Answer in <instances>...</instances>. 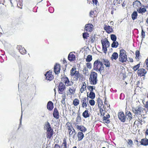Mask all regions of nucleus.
Instances as JSON below:
<instances>
[{
  "label": "nucleus",
  "mask_w": 148,
  "mask_h": 148,
  "mask_svg": "<svg viewBox=\"0 0 148 148\" xmlns=\"http://www.w3.org/2000/svg\"><path fill=\"white\" fill-rule=\"evenodd\" d=\"M93 69L96 71H101L104 70L103 65L102 64V62L99 60L95 61L93 64Z\"/></svg>",
  "instance_id": "1"
},
{
  "label": "nucleus",
  "mask_w": 148,
  "mask_h": 148,
  "mask_svg": "<svg viewBox=\"0 0 148 148\" xmlns=\"http://www.w3.org/2000/svg\"><path fill=\"white\" fill-rule=\"evenodd\" d=\"M127 60V56L126 51L123 49H121L120 51L119 60L121 62H125Z\"/></svg>",
  "instance_id": "2"
},
{
  "label": "nucleus",
  "mask_w": 148,
  "mask_h": 148,
  "mask_svg": "<svg viewBox=\"0 0 148 148\" xmlns=\"http://www.w3.org/2000/svg\"><path fill=\"white\" fill-rule=\"evenodd\" d=\"M45 128L47 131V138H50L53 134V130L51 128V125L49 122L46 123Z\"/></svg>",
  "instance_id": "3"
},
{
  "label": "nucleus",
  "mask_w": 148,
  "mask_h": 148,
  "mask_svg": "<svg viewBox=\"0 0 148 148\" xmlns=\"http://www.w3.org/2000/svg\"><path fill=\"white\" fill-rule=\"evenodd\" d=\"M97 74L95 72H91L90 77V80L92 84L95 85L97 81Z\"/></svg>",
  "instance_id": "4"
},
{
  "label": "nucleus",
  "mask_w": 148,
  "mask_h": 148,
  "mask_svg": "<svg viewBox=\"0 0 148 148\" xmlns=\"http://www.w3.org/2000/svg\"><path fill=\"white\" fill-rule=\"evenodd\" d=\"M58 92L60 94H65L66 87L65 85L62 82H60L58 86Z\"/></svg>",
  "instance_id": "5"
},
{
  "label": "nucleus",
  "mask_w": 148,
  "mask_h": 148,
  "mask_svg": "<svg viewBox=\"0 0 148 148\" xmlns=\"http://www.w3.org/2000/svg\"><path fill=\"white\" fill-rule=\"evenodd\" d=\"M143 108L140 106H137L136 108H132V110L135 115H140L143 111Z\"/></svg>",
  "instance_id": "6"
},
{
  "label": "nucleus",
  "mask_w": 148,
  "mask_h": 148,
  "mask_svg": "<svg viewBox=\"0 0 148 148\" xmlns=\"http://www.w3.org/2000/svg\"><path fill=\"white\" fill-rule=\"evenodd\" d=\"M62 80L66 86H71L73 84V82L72 81H70L67 77L63 78Z\"/></svg>",
  "instance_id": "7"
},
{
  "label": "nucleus",
  "mask_w": 148,
  "mask_h": 148,
  "mask_svg": "<svg viewBox=\"0 0 148 148\" xmlns=\"http://www.w3.org/2000/svg\"><path fill=\"white\" fill-rule=\"evenodd\" d=\"M45 76L46 79L49 81L51 80L54 78L51 71H49L47 72L46 74L45 75Z\"/></svg>",
  "instance_id": "8"
},
{
  "label": "nucleus",
  "mask_w": 148,
  "mask_h": 148,
  "mask_svg": "<svg viewBox=\"0 0 148 148\" xmlns=\"http://www.w3.org/2000/svg\"><path fill=\"white\" fill-rule=\"evenodd\" d=\"M146 73V71L143 68L139 69L137 71V73L138 75L140 77L144 76Z\"/></svg>",
  "instance_id": "9"
},
{
  "label": "nucleus",
  "mask_w": 148,
  "mask_h": 148,
  "mask_svg": "<svg viewBox=\"0 0 148 148\" xmlns=\"http://www.w3.org/2000/svg\"><path fill=\"white\" fill-rule=\"evenodd\" d=\"M93 28V25L91 24H88L85 26V30L87 32H91L92 31Z\"/></svg>",
  "instance_id": "10"
},
{
  "label": "nucleus",
  "mask_w": 148,
  "mask_h": 148,
  "mask_svg": "<svg viewBox=\"0 0 148 148\" xmlns=\"http://www.w3.org/2000/svg\"><path fill=\"white\" fill-rule=\"evenodd\" d=\"M75 89L76 87L75 86H71L69 87L67 92L69 95H73L75 93Z\"/></svg>",
  "instance_id": "11"
},
{
  "label": "nucleus",
  "mask_w": 148,
  "mask_h": 148,
  "mask_svg": "<svg viewBox=\"0 0 148 148\" xmlns=\"http://www.w3.org/2000/svg\"><path fill=\"white\" fill-rule=\"evenodd\" d=\"M118 117L119 119L123 122H125V121L126 117L124 113L123 112H120L118 113Z\"/></svg>",
  "instance_id": "12"
},
{
  "label": "nucleus",
  "mask_w": 148,
  "mask_h": 148,
  "mask_svg": "<svg viewBox=\"0 0 148 148\" xmlns=\"http://www.w3.org/2000/svg\"><path fill=\"white\" fill-rule=\"evenodd\" d=\"M133 5V7L136 9L137 10L142 6L140 2L138 1H134Z\"/></svg>",
  "instance_id": "13"
},
{
  "label": "nucleus",
  "mask_w": 148,
  "mask_h": 148,
  "mask_svg": "<svg viewBox=\"0 0 148 148\" xmlns=\"http://www.w3.org/2000/svg\"><path fill=\"white\" fill-rule=\"evenodd\" d=\"M101 42L102 46L108 48L110 46V42L106 38L104 39V40H102Z\"/></svg>",
  "instance_id": "14"
},
{
  "label": "nucleus",
  "mask_w": 148,
  "mask_h": 148,
  "mask_svg": "<svg viewBox=\"0 0 148 148\" xmlns=\"http://www.w3.org/2000/svg\"><path fill=\"white\" fill-rule=\"evenodd\" d=\"M88 101V99L86 97H84L82 99L81 102L82 103V106L84 108H86L87 107V103Z\"/></svg>",
  "instance_id": "15"
},
{
  "label": "nucleus",
  "mask_w": 148,
  "mask_h": 148,
  "mask_svg": "<svg viewBox=\"0 0 148 148\" xmlns=\"http://www.w3.org/2000/svg\"><path fill=\"white\" fill-rule=\"evenodd\" d=\"M101 62H102V64L103 65L104 64L107 67H109L110 66V62L108 60L105 59H103L101 60Z\"/></svg>",
  "instance_id": "16"
},
{
  "label": "nucleus",
  "mask_w": 148,
  "mask_h": 148,
  "mask_svg": "<svg viewBox=\"0 0 148 148\" xmlns=\"http://www.w3.org/2000/svg\"><path fill=\"white\" fill-rule=\"evenodd\" d=\"M53 117L56 119H58L59 118V114L57 109L55 108H54L53 113Z\"/></svg>",
  "instance_id": "17"
},
{
  "label": "nucleus",
  "mask_w": 148,
  "mask_h": 148,
  "mask_svg": "<svg viewBox=\"0 0 148 148\" xmlns=\"http://www.w3.org/2000/svg\"><path fill=\"white\" fill-rule=\"evenodd\" d=\"M60 65L58 64H56L54 66V71L55 73L56 74H58L60 72Z\"/></svg>",
  "instance_id": "18"
},
{
  "label": "nucleus",
  "mask_w": 148,
  "mask_h": 148,
  "mask_svg": "<svg viewBox=\"0 0 148 148\" xmlns=\"http://www.w3.org/2000/svg\"><path fill=\"white\" fill-rule=\"evenodd\" d=\"M17 48L18 49L20 52L22 54H25L26 53V50L21 45L18 46Z\"/></svg>",
  "instance_id": "19"
},
{
  "label": "nucleus",
  "mask_w": 148,
  "mask_h": 148,
  "mask_svg": "<svg viewBox=\"0 0 148 148\" xmlns=\"http://www.w3.org/2000/svg\"><path fill=\"white\" fill-rule=\"evenodd\" d=\"M68 59L70 61H73L75 59V56L72 52H71L69 55Z\"/></svg>",
  "instance_id": "20"
},
{
  "label": "nucleus",
  "mask_w": 148,
  "mask_h": 148,
  "mask_svg": "<svg viewBox=\"0 0 148 148\" xmlns=\"http://www.w3.org/2000/svg\"><path fill=\"white\" fill-rule=\"evenodd\" d=\"M53 103L51 101H49L48 102L47 105V109L49 110H52L53 108Z\"/></svg>",
  "instance_id": "21"
},
{
  "label": "nucleus",
  "mask_w": 148,
  "mask_h": 148,
  "mask_svg": "<svg viewBox=\"0 0 148 148\" xmlns=\"http://www.w3.org/2000/svg\"><path fill=\"white\" fill-rule=\"evenodd\" d=\"M76 127L77 129L83 132H85L87 130L82 125H76Z\"/></svg>",
  "instance_id": "22"
},
{
  "label": "nucleus",
  "mask_w": 148,
  "mask_h": 148,
  "mask_svg": "<svg viewBox=\"0 0 148 148\" xmlns=\"http://www.w3.org/2000/svg\"><path fill=\"white\" fill-rule=\"evenodd\" d=\"M104 29L108 33H110L112 32L113 31L112 29L109 26L106 25L104 27Z\"/></svg>",
  "instance_id": "23"
},
{
  "label": "nucleus",
  "mask_w": 148,
  "mask_h": 148,
  "mask_svg": "<svg viewBox=\"0 0 148 148\" xmlns=\"http://www.w3.org/2000/svg\"><path fill=\"white\" fill-rule=\"evenodd\" d=\"M140 142L141 145L147 146L148 145V139L146 138L142 139Z\"/></svg>",
  "instance_id": "24"
},
{
  "label": "nucleus",
  "mask_w": 148,
  "mask_h": 148,
  "mask_svg": "<svg viewBox=\"0 0 148 148\" xmlns=\"http://www.w3.org/2000/svg\"><path fill=\"white\" fill-rule=\"evenodd\" d=\"M119 55L118 53L116 52H114L112 54L111 58V59L112 60H116L118 58Z\"/></svg>",
  "instance_id": "25"
},
{
  "label": "nucleus",
  "mask_w": 148,
  "mask_h": 148,
  "mask_svg": "<svg viewBox=\"0 0 148 148\" xmlns=\"http://www.w3.org/2000/svg\"><path fill=\"white\" fill-rule=\"evenodd\" d=\"M61 97L62 98V99L61 100L62 103L61 104V105L63 107H65L66 106L65 103V100L66 98V96L65 94H63L62 95Z\"/></svg>",
  "instance_id": "26"
},
{
  "label": "nucleus",
  "mask_w": 148,
  "mask_h": 148,
  "mask_svg": "<svg viewBox=\"0 0 148 148\" xmlns=\"http://www.w3.org/2000/svg\"><path fill=\"white\" fill-rule=\"evenodd\" d=\"M137 11L139 13H140L143 14V13H145L147 11V10L145 8H142L141 7L139 9H138Z\"/></svg>",
  "instance_id": "27"
},
{
  "label": "nucleus",
  "mask_w": 148,
  "mask_h": 148,
  "mask_svg": "<svg viewBox=\"0 0 148 148\" xmlns=\"http://www.w3.org/2000/svg\"><path fill=\"white\" fill-rule=\"evenodd\" d=\"M138 14L137 12L136 11H134L131 15V17L132 19L133 20L136 19L137 18Z\"/></svg>",
  "instance_id": "28"
},
{
  "label": "nucleus",
  "mask_w": 148,
  "mask_h": 148,
  "mask_svg": "<svg viewBox=\"0 0 148 148\" xmlns=\"http://www.w3.org/2000/svg\"><path fill=\"white\" fill-rule=\"evenodd\" d=\"M78 140L79 141L81 140L84 137V134L81 132H79L78 133L77 136Z\"/></svg>",
  "instance_id": "29"
},
{
  "label": "nucleus",
  "mask_w": 148,
  "mask_h": 148,
  "mask_svg": "<svg viewBox=\"0 0 148 148\" xmlns=\"http://www.w3.org/2000/svg\"><path fill=\"white\" fill-rule=\"evenodd\" d=\"M65 126L66 129L68 130V131L71 130H73V129H74L72 127L71 124L69 122H67L66 123Z\"/></svg>",
  "instance_id": "30"
},
{
  "label": "nucleus",
  "mask_w": 148,
  "mask_h": 148,
  "mask_svg": "<svg viewBox=\"0 0 148 148\" xmlns=\"http://www.w3.org/2000/svg\"><path fill=\"white\" fill-rule=\"evenodd\" d=\"M71 76H74L73 79L74 80L77 81L78 79L79 76V73L78 71L76 72L74 74V75H72Z\"/></svg>",
  "instance_id": "31"
},
{
  "label": "nucleus",
  "mask_w": 148,
  "mask_h": 148,
  "mask_svg": "<svg viewBox=\"0 0 148 148\" xmlns=\"http://www.w3.org/2000/svg\"><path fill=\"white\" fill-rule=\"evenodd\" d=\"M68 132H69L70 136H73V137H74L76 133L74 129L69 130L68 131Z\"/></svg>",
  "instance_id": "32"
},
{
  "label": "nucleus",
  "mask_w": 148,
  "mask_h": 148,
  "mask_svg": "<svg viewBox=\"0 0 148 148\" xmlns=\"http://www.w3.org/2000/svg\"><path fill=\"white\" fill-rule=\"evenodd\" d=\"M87 95L88 97H89L90 98L92 99H94L95 97V95L94 92H91L88 95V92L87 93Z\"/></svg>",
  "instance_id": "33"
},
{
  "label": "nucleus",
  "mask_w": 148,
  "mask_h": 148,
  "mask_svg": "<svg viewBox=\"0 0 148 148\" xmlns=\"http://www.w3.org/2000/svg\"><path fill=\"white\" fill-rule=\"evenodd\" d=\"M88 110H85L83 113L82 115L85 118H87L90 115Z\"/></svg>",
  "instance_id": "34"
},
{
  "label": "nucleus",
  "mask_w": 148,
  "mask_h": 148,
  "mask_svg": "<svg viewBox=\"0 0 148 148\" xmlns=\"http://www.w3.org/2000/svg\"><path fill=\"white\" fill-rule=\"evenodd\" d=\"M86 88V83L84 82L83 83H82V86L81 88L80 89V92H81L82 93L84 91Z\"/></svg>",
  "instance_id": "35"
},
{
  "label": "nucleus",
  "mask_w": 148,
  "mask_h": 148,
  "mask_svg": "<svg viewBox=\"0 0 148 148\" xmlns=\"http://www.w3.org/2000/svg\"><path fill=\"white\" fill-rule=\"evenodd\" d=\"M118 45L119 43L117 42L116 41H114L112 44L111 46L113 48H116L118 46Z\"/></svg>",
  "instance_id": "36"
},
{
  "label": "nucleus",
  "mask_w": 148,
  "mask_h": 148,
  "mask_svg": "<svg viewBox=\"0 0 148 148\" xmlns=\"http://www.w3.org/2000/svg\"><path fill=\"white\" fill-rule=\"evenodd\" d=\"M125 114L128 116V119L130 120L132 119V116L130 112H127L125 113Z\"/></svg>",
  "instance_id": "37"
},
{
  "label": "nucleus",
  "mask_w": 148,
  "mask_h": 148,
  "mask_svg": "<svg viewBox=\"0 0 148 148\" xmlns=\"http://www.w3.org/2000/svg\"><path fill=\"white\" fill-rule=\"evenodd\" d=\"M83 73L86 75H88L89 74L88 68L86 67H84L83 71Z\"/></svg>",
  "instance_id": "38"
},
{
  "label": "nucleus",
  "mask_w": 148,
  "mask_h": 148,
  "mask_svg": "<svg viewBox=\"0 0 148 148\" xmlns=\"http://www.w3.org/2000/svg\"><path fill=\"white\" fill-rule=\"evenodd\" d=\"M122 0H114V3L115 5H118V4L121 3L122 2Z\"/></svg>",
  "instance_id": "39"
},
{
  "label": "nucleus",
  "mask_w": 148,
  "mask_h": 148,
  "mask_svg": "<svg viewBox=\"0 0 148 148\" xmlns=\"http://www.w3.org/2000/svg\"><path fill=\"white\" fill-rule=\"evenodd\" d=\"M92 56L90 55H88L86 59V61L87 62H90L92 60Z\"/></svg>",
  "instance_id": "40"
},
{
  "label": "nucleus",
  "mask_w": 148,
  "mask_h": 148,
  "mask_svg": "<svg viewBox=\"0 0 148 148\" xmlns=\"http://www.w3.org/2000/svg\"><path fill=\"white\" fill-rule=\"evenodd\" d=\"M79 100L77 99H75L73 101V104L75 106L78 105L79 104Z\"/></svg>",
  "instance_id": "41"
},
{
  "label": "nucleus",
  "mask_w": 148,
  "mask_h": 148,
  "mask_svg": "<svg viewBox=\"0 0 148 148\" xmlns=\"http://www.w3.org/2000/svg\"><path fill=\"white\" fill-rule=\"evenodd\" d=\"M110 36L111 39L112 41H116V37L115 35L114 34H112Z\"/></svg>",
  "instance_id": "42"
},
{
  "label": "nucleus",
  "mask_w": 148,
  "mask_h": 148,
  "mask_svg": "<svg viewBox=\"0 0 148 148\" xmlns=\"http://www.w3.org/2000/svg\"><path fill=\"white\" fill-rule=\"evenodd\" d=\"M76 72H78V71H76V69L75 68H73L71 71V75H74V74Z\"/></svg>",
  "instance_id": "43"
},
{
  "label": "nucleus",
  "mask_w": 148,
  "mask_h": 148,
  "mask_svg": "<svg viewBox=\"0 0 148 148\" xmlns=\"http://www.w3.org/2000/svg\"><path fill=\"white\" fill-rule=\"evenodd\" d=\"M140 54L139 51H136V60H138L139 59V57L140 56Z\"/></svg>",
  "instance_id": "44"
},
{
  "label": "nucleus",
  "mask_w": 148,
  "mask_h": 148,
  "mask_svg": "<svg viewBox=\"0 0 148 148\" xmlns=\"http://www.w3.org/2000/svg\"><path fill=\"white\" fill-rule=\"evenodd\" d=\"M83 38L84 39H87V37L89 36V34L87 33H84L83 34Z\"/></svg>",
  "instance_id": "45"
},
{
  "label": "nucleus",
  "mask_w": 148,
  "mask_h": 148,
  "mask_svg": "<svg viewBox=\"0 0 148 148\" xmlns=\"http://www.w3.org/2000/svg\"><path fill=\"white\" fill-rule=\"evenodd\" d=\"M140 64H139L137 65L134 66L133 68V69L134 71H136L140 67Z\"/></svg>",
  "instance_id": "46"
},
{
  "label": "nucleus",
  "mask_w": 148,
  "mask_h": 148,
  "mask_svg": "<svg viewBox=\"0 0 148 148\" xmlns=\"http://www.w3.org/2000/svg\"><path fill=\"white\" fill-rule=\"evenodd\" d=\"M81 118L80 115L78 114V115L76 118V122H79L81 121Z\"/></svg>",
  "instance_id": "47"
},
{
  "label": "nucleus",
  "mask_w": 148,
  "mask_h": 148,
  "mask_svg": "<svg viewBox=\"0 0 148 148\" xmlns=\"http://www.w3.org/2000/svg\"><path fill=\"white\" fill-rule=\"evenodd\" d=\"M86 65L87 66V68L89 69H90L92 68V64L90 62H88L86 64Z\"/></svg>",
  "instance_id": "48"
},
{
  "label": "nucleus",
  "mask_w": 148,
  "mask_h": 148,
  "mask_svg": "<svg viewBox=\"0 0 148 148\" xmlns=\"http://www.w3.org/2000/svg\"><path fill=\"white\" fill-rule=\"evenodd\" d=\"M62 145L63 146V148H66V142L65 140H63V143L62 144Z\"/></svg>",
  "instance_id": "49"
},
{
  "label": "nucleus",
  "mask_w": 148,
  "mask_h": 148,
  "mask_svg": "<svg viewBox=\"0 0 148 148\" xmlns=\"http://www.w3.org/2000/svg\"><path fill=\"white\" fill-rule=\"evenodd\" d=\"M89 103L91 106H93L95 105V101H94V100L92 99L90 100L89 101Z\"/></svg>",
  "instance_id": "50"
},
{
  "label": "nucleus",
  "mask_w": 148,
  "mask_h": 148,
  "mask_svg": "<svg viewBox=\"0 0 148 148\" xmlns=\"http://www.w3.org/2000/svg\"><path fill=\"white\" fill-rule=\"evenodd\" d=\"M87 88L90 91L92 92L93 89H95V88H93V86H88Z\"/></svg>",
  "instance_id": "51"
},
{
  "label": "nucleus",
  "mask_w": 148,
  "mask_h": 148,
  "mask_svg": "<svg viewBox=\"0 0 148 148\" xmlns=\"http://www.w3.org/2000/svg\"><path fill=\"white\" fill-rule=\"evenodd\" d=\"M100 111L101 114V116H103L105 114V111L103 110L102 109H100Z\"/></svg>",
  "instance_id": "52"
},
{
  "label": "nucleus",
  "mask_w": 148,
  "mask_h": 148,
  "mask_svg": "<svg viewBox=\"0 0 148 148\" xmlns=\"http://www.w3.org/2000/svg\"><path fill=\"white\" fill-rule=\"evenodd\" d=\"M107 48L106 47L102 46V50L105 53H106L107 51Z\"/></svg>",
  "instance_id": "53"
},
{
  "label": "nucleus",
  "mask_w": 148,
  "mask_h": 148,
  "mask_svg": "<svg viewBox=\"0 0 148 148\" xmlns=\"http://www.w3.org/2000/svg\"><path fill=\"white\" fill-rule=\"evenodd\" d=\"M92 3L94 5H97L98 3L97 0H92Z\"/></svg>",
  "instance_id": "54"
},
{
  "label": "nucleus",
  "mask_w": 148,
  "mask_h": 148,
  "mask_svg": "<svg viewBox=\"0 0 148 148\" xmlns=\"http://www.w3.org/2000/svg\"><path fill=\"white\" fill-rule=\"evenodd\" d=\"M128 143L130 145H132L133 144L132 141L131 139H128Z\"/></svg>",
  "instance_id": "55"
},
{
  "label": "nucleus",
  "mask_w": 148,
  "mask_h": 148,
  "mask_svg": "<svg viewBox=\"0 0 148 148\" xmlns=\"http://www.w3.org/2000/svg\"><path fill=\"white\" fill-rule=\"evenodd\" d=\"M95 40V38L94 37H92L91 38V42H94Z\"/></svg>",
  "instance_id": "56"
},
{
  "label": "nucleus",
  "mask_w": 148,
  "mask_h": 148,
  "mask_svg": "<svg viewBox=\"0 0 148 148\" xmlns=\"http://www.w3.org/2000/svg\"><path fill=\"white\" fill-rule=\"evenodd\" d=\"M108 118V117H106V116H104L103 118V122H104L105 121H106V120L107 119V118Z\"/></svg>",
  "instance_id": "57"
},
{
  "label": "nucleus",
  "mask_w": 148,
  "mask_h": 148,
  "mask_svg": "<svg viewBox=\"0 0 148 148\" xmlns=\"http://www.w3.org/2000/svg\"><path fill=\"white\" fill-rule=\"evenodd\" d=\"M54 148H60V146L58 144H55Z\"/></svg>",
  "instance_id": "58"
},
{
  "label": "nucleus",
  "mask_w": 148,
  "mask_h": 148,
  "mask_svg": "<svg viewBox=\"0 0 148 148\" xmlns=\"http://www.w3.org/2000/svg\"><path fill=\"white\" fill-rule=\"evenodd\" d=\"M110 121L109 120L108 118H107V119L106 120V121H104V123H110Z\"/></svg>",
  "instance_id": "59"
},
{
  "label": "nucleus",
  "mask_w": 148,
  "mask_h": 148,
  "mask_svg": "<svg viewBox=\"0 0 148 148\" xmlns=\"http://www.w3.org/2000/svg\"><path fill=\"white\" fill-rule=\"evenodd\" d=\"M145 63L147 66L148 67V58L146 60Z\"/></svg>",
  "instance_id": "60"
},
{
  "label": "nucleus",
  "mask_w": 148,
  "mask_h": 148,
  "mask_svg": "<svg viewBox=\"0 0 148 148\" xmlns=\"http://www.w3.org/2000/svg\"><path fill=\"white\" fill-rule=\"evenodd\" d=\"M142 36L143 38L145 37V32H143V30L142 32Z\"/></svg>",
  "instance_id": "61"
},
{
  "label": "nucleus",
  "mask_w": 148,
  "mask_h": 148,
  "mask_svg": "<svg viewBox=\"0 0 148 148\" xmlns=\"http://www.w3.org/2000/svg\"><path fill=\"white\" fill-rule=\"evenodd\" d=\"M4 0H0V3L3 4V3H4Z\"/></svg>",
  "instance_id": "62"
},
{
  "label": "nucleus",
  "mask_w": 148,
  "mask_h": 148,
  "mask_svg": "<svg viewBox=\"0 0 148 148\" xmlns=\"http://www.w3.org/2000/svg\"><path fill=\"white\" fill-rule=\"evenodd\" d=\"M95 12H94L93 11H91L90 12V15L91 16V15H93V14Z\"/></svg>",
  "instance_id": "63"
},
{
  "label": "nucleus",
  "mask_w": 148,
  "mask_h": 148,
  "mask_svg": "<svg viewBox=\"0 0 148 148\" xmlns=\"http://www.w3.org/2000/svg\"><path fill=\"white\" fill-rule=\"evenodd\" d=\"M145 135H148V129H147L146 131Z\"/></svg>",
  "instance_id": "64"
}]
</instances>
